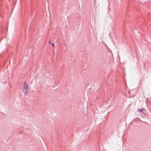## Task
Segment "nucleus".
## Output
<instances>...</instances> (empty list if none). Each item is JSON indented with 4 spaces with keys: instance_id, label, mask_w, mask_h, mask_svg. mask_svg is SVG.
Listing matches in <instances>:
<instances>
[{
    "instance_id": "nucleus-1",
    "label": "nucleus",
    "mask_w": 151,
    "mask_h": 151,
    "mask_svg": "<svg viewBox=\"0 0 151 151\" xmlns=\"http://www.w3.org/2000/svg\"><path fill=\"white\" fill-rule=\"evenodd\" d=\"M29 85L26 83V82H24V88L23 89V92L25 93H26L27 92V89L28 88Z\"/></svg>"
},
{
    "instance_id": "nucleus-3",
    "label": "nucleus",
    "mask_w": 151,
    "mask_h": 151,
    "mask_svg": "<svg viewBox=\"0 0 151 151\" xmlns=\"http://www.w3.org/2000/svg\"><path fill=\"white\" fill-rule=\"evenodd\" d=\"M51 44L52 46L54 47L55 45L54 43H51Z\"/></svg>"
},
{
    "instance_id": "nucleus-2",
    "label": "nucleus",
    "mask_w": 151,
    "mask_h": 151,
    "mask_svg": "<svg viewBox=\"0 0 151 151\" xmlns=\"http://www.w3.org/2000/svg\"><path fill=\"white\" fill-rule=\"evenodd\" d=\"M138 111H141V112L142 113L144 114H145V110L144 109H139L138 110Z\"/></svg>"
},
{
    "instance_id": "nucleus-4",
    "label": "nucleus",
    "mask_w": 151,
    "mask_h": 151,
    "mask_svg": "<svg viewBox=\"0 0 151 151\" xmlns=\"http://www.w3.org/2000/svg\"><path fill=\"white\" fill-rule=\"evenodd\" d=\"M50 44H51L52 43H51L50 42V41H49V42H48Z\"/></svg>"
}]
</instances>
